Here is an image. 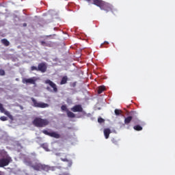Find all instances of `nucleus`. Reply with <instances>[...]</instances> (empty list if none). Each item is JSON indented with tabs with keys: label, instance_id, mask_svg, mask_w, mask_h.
Wrapping results in <instances>:
<instances>
[{
	"label": "nucleus",
	"instance_id": "8",
	"mask_svg": "<svg viewBox=\"0 0 175 175\" xmlns=\"http://www.w3.org/2000/svg\"><path fill=\"white\" fill-rule=\"evenodd\" d=\"M22 83H23V84H35L36 83V80L35 79V77L29 79L23 78Z\"/></svg>",
	"mask_w": 175,
	"mask_h": 175
},
{
	"label": "nucleus",
	"instance_id": "36",
	"mask_svg": "<svg viewBox=\"0 0 175 175\" xmlns=\"http://www.w3.org/2000/svg\"><path fill=\"white\" fill-rule=\"evenodd\" d=\"M23 27H27V23H23Z\"/></svg>",
	"mask_w": 175,
	"mask_h": 175
},
{
	"label": "nucleus",
	"instance_id": "28",
	"mask_svg": "<svg viewBox=\"0 0 175 175\" xmlns=\"http://www.w3.org/2000/svg\"><path fill=\"white\" fill-rule=\"evenodd\" d=\"M98 122H99L100 124H102V122H105V119H103L102 118H98Z\"/></svg>",
	"mask_w": 175,
	"mask_h": 175
},
{
	"label": "nucleus",
	"instance_id": "34",
	"mask_svg": "<svg viewBox=\"0 0 175 175\" xmlns=\"http://www.w3.org/2000/svg\"><path fill=\"white\" fill-rule=\"evenodd\" d=\"M140 123V120H137V121L135 122V124H139Z\"/></svg>",
	"mask_w": 175,
	"mask_h": 175
},
{
	"label": "nucleus",
	"instance_id": "19",
	"mask_svg": "<svg viewBox=\"0 0 175 175\" xmlns=\"http://www.w3.org/2000/svg\"><path fill=\"white\" fill-rule=\"evenodd\" d=\"M67 116L69 118H75L76 117V115L72 111H67Z\"/></svg>",
	"mask_w": 175,
	"mask_h": 175
},
{
	"label": "nucleus",
	"instance_id": "31",
	"mask_svg": "<svg viewBox=\"0 0 175 175\" xmlns=\"http://www.w3.org/2000/svg\"><path fill=\"white\" fill-rule=\"evenodd\" d=\"M0 76H5V70H0Z\"/></svg>",
	"mask_w": 175,
	"mask_h": 175
},
{
	"label": "nucleus",
	"instance_id": "29",
	"mask_svg": "<svg viewBox=\"0 0 175 175\" xmlns=\"http://www.w3.org/2000/svg\"><path fill=\"white\" fill-rule=\"evenodd\" d=\"M31 71L36 70L37 72H38V67H36L35 66H33L31 67Z\"/></svg>",
	"mask_w": 175,
	"mask_h": 175
},
{
	"label": "nucleus",
	"instance_id": "26",
	"mask_svg": "<svg viewBox=\"0 0 175 175\" xmlns=\"http://www.w3.org/2000/svg\"><path fill=\"white\" fill-rule=\"evenodd\" d=\"M0 111L1 113H5V108H3V105L0 103Z\"/></svg>",
	"mask_w": 175,
	"mask_h": 175
},
{
	"label": "nucleus",
	"instance_id": "25",
	"mask_svg": "<svg viewBox=\"0 0 175 175\" xmlns=\"http://www.w3.org/2000/svg\"><path fill=\"white\" fill-rule=\"evenodd\" d=\"M61 109L63 111H68L69 110L68 109V107H66V105H62L61 107Z\"/></svg>",
	"mask_w": 175,
	"mask_h": 175
},
{
	"label": "nucleus",
	"instance_id": "17",
	"mask_svg": "<svg viewBox=\"0 0 175 175\" xmlns=\"http://www.w3.org/2000/svg\"><path fill=\"white\" fill-rule=\"evenodd\" d=\"M61 161H62V162H67V165L68 166V167H70V166H72V160H69L66 158L64 159V158H61Z\"/></svg>",
	"mask_w": 175,
	"mask_h": 175
},
{
	"label": "nucleus",
	"instance_id": "33",
	"mask_svg": "<svg viewBox=\"0 0 175 175\" xmlns=\"http://www.w3.org/2000/svg\"><path fill=\"white\" fill-rule=\"evenodd\" d=\"M135 114H136V111H132L131 112V116H135Z\"/></svg>",
	"mask_w": 175,
	"mask_h": 175
},
{
	"label": "nucleus",
	"instance_id": "21",
	"mask_svg": "<svg viewBox=\"0 0 175 175\" xmlns=\"http://www.w3.org/2000/svg\"><path fill=\"white\" fill-rule=\"evenodd\" d=\"M133 129H135V131H143V127L140 125H135L133 126Z\"/></svg>",
	"mask_w": 175,
	"mask_h": 175
},
{
	"label": "nucleus",
	"instance_id": "32",
	"mask_svg": "<svg viewBox=\"0 0 175 175\" xmlns=\"http://www.w3.org/2000/svg\"><path fill=\"white\" fill-rule=\"evenodd\" d=\"M77 84V82H74L70 84V87H72V88H75V87H76Z\"/></svg>",
	"mask_w": 175,
	"mask_h": 175
},
{
	"label": "nucleus",
	"instance_id": "38",
	"mask_svg": "<svg viewBox=\"0 0 175 175\" xmlns=\"http://www.w3.org/2000/svg\"><path fill=\"white\" fill-rule=\"evenodd\" d=\"M86 1H87V2H90L91 0H86Z\"/></svg>",
	"mask_w": 175,
	"mask_h": 175
},
{
	"label": "nucleus",
	"instance_id": "23",
	"mask_svg": "<svg viewBox=\"0 0 175 175\" xmlns=\"http://www.w3.org/2000/svg\"><path fill=\"white\" fill-rule=\"evenodd\" d=\"M42 148H44V150H45V151H50V149H49V146H47V144H42Z\"/></svg>",
	"mask_w": 175,
	"mask_h": 175
},
{
	"label": "nucleus",
	"instance_id": "20",
	"mask_svg": "<svg viewBox=\"0 0 175 175\" xmlns=\"http://www.w3.org/2000/svg\"><path fill=\"white\" fill-rule=\"evenodd\" d=\"M106 90V87L105 86H99L98 88V94H102L103 91Z\"/></svg>",
	"mask_w": 175,
	"mask_h": 175
},
{
	"label": "nucleus",
	"instance_id": "5",
	"mask_svg": "<svg viewBox=\"0 0 175 175\" xmlns=\"http://www.w3.org/2000/svg\"><path fill=\"white\" fill-rule=\"evenodd\" d=\"M38 72H41V73H46L47 72V64L46 62L38 64Z\"/></svg>",
	"mask_w": 175,
	"mask_h": 175
},
{
	"label": "nucleus",
	"instance_id": "15",
	"mask_svg": "<svg viewBox=\"0 0 175 175\" xmlns=\"http://www.w3.org/2000/svg\"><path fill=\"white\" fill-rule=\"evenodd\" d=\"M1 42L2 43V44L5 46V47L10 46V42L6 38L1 39Z\"/></svg>",
	"mask_w": 175,
	"mask_h": 175
},
{
	"label": "nucleus",
	"instance_id": "4",
	"mask_svg": "<svg viewBox=\"0 0 175 175\" xmlns=\"http://www.w3.org/2000/svg\"><path fill=\"white\" fill-rule=\"evenodd\" d=\"M13 160L12 159V157H7L5 158H1L0 159V167H5V166H8L9 163L12 162Z\"/></svg>",
	"mask_w": 175,
	"mask_h": 175
},
{
	"label": "nucleus",
	"instance_id": "2",
	"mask_svg": "<svg viewBox=\"0 0 175 175\" xmlns=\"http://www.w3.org/2000/svg\"><path fill=\"white\" fill-rule=\"evenodd\" d=\"M32 123L33 125L37 128H44L45 126H47L49 124H50V121H49L47 119L37 117L33 120Z\"/></svg>",
	"mask_w": 175,
	"mask_h": 175
},
{
	"label": "nucleus",
	"instance_id": "41",
	"mask_svg": "<svg viewBox=\"0 0 175 175\" xmlns=\"http://www.w3.org/2000/svg\"><path fill=\"white\" fill-rule=\"evenodd\" d=\"M102 46H103V44H101V47H102Z\"/></svg>",
	"mask_w": 175,
	"mask_h": 175
},
{
	"label": "nucleus",
	"instance_id": "9",
	"mask_svg": "<svg viewBox=\"0 0 175 175\" xmlns=\"http://www.w3.org/2000/svg\"><path fill=\"white\" fill-rule=\"evenodd\" d=\"M41 170H43L44 172H54L55 170V167L54 166H49L47 165L42 164V168Z\"/></svg>",
	"mask_w": 175,
	"mask_h": 175
},
{
	"label": "nucleus",
	"instance_id": "24",
	"mask_svg": "<svg viewBox=\"0 0 175 175\" xmlns=\"http://www.w3.org/2000/svg\"><path fill=\"white\" fill-rule=\"evenodd\" d=\"M4 114H5V116H8V117H9V118H13V116H12V115H10V112L8 111H4Z\"/></svg>",
	"mask_w": 175,
	"mask_h": 175
},
{
	"label": "nucleus",
	"instance_id": "35",
	"mask_svg": "<svg viewBox=\"0 0 175 175\" xmlns=\"http://www.w3.org/2000/svg\"><path fill=\"white\" fill-rule=\"evenodd\" d=\"M0 175H5V172L0 171Z\"/></svg>",
	"mask_w": 175,
	"mask_h": 175
},
{
	"label": "nucleus",
	"instance_id": "11",
	"mask_svg": "<svg viewBox=\"0 0 175 175\" xmlns=\"http://www.w3.org/2000/svg\"><path fill=\"white\" fill-rule=\"evenodd\" d=\"M43 164L40 163H37L33 165H31V167L34 170H37V172H40V170H42Z\"/></svg>",
	"mask_w": 175,
	"mask_h": 175
},
{
	"label": "nucleus",
	"instance_id": "1",
	"mask_svg": "<svg viewBox=\"0 0 175 175\" xmlns=\"http://www.w3.org/2000/svg\"><path fill=\"white\" fill-rule=\"evenodd\" d=\"M93 5L98 6L101 10H105L107 13L113 12V5L103 0H93Z\"/></svg>",
	"mask_w": 175,
	"mask_h": 175
},
{
	"label": "nucleus",
	"instance_id": "14",
	"mask_svg": "<svg viewBox=\"0 0 175 175\" xmlns=\"http://www.w3.org/2000/svg\"><path fill=\"white\" fill-rule=\"evenodd\" d=\"M111 133V130H110V129H104V135L105 139H109Z\"/></svg>",
	"mask_w": 175,
	"mask_h": 175
},
{
	"label": "nucleus",
	"instance_id": "22",
	"mask_svg": "<svg viewBox=\"0 0 175 175\" xmlns=\"http://www.w3.org/2000/svg\"><path fill=\"white\" fill-rule=\"evenodd\" d=\"M115 114L116 116H120V114H122V111L120 109H115Z\"/></svg>",
	"mask_w": 175,
	"mask_h": 175
},
{
	"label": "nucleus",
	"instance_id": "6",
	"mask_svg": "<svg viewBox=\"0 0 175 175\" xmlns=\"http://www.w3.org/2000/svg\"><path fill=\"white\" fill-rule=\"evenodd\" d=\"M42 132L44 133V135H46L51 137H54L55 139H59V137H61L59 134L57 133L56 132L50 133L47 130H42Z\"/></svg>",
	"mask_w": 175,
	"mask_h": 175
},
{
	"label": "nucleus",
	"instance_id": "16",
	"mask_svg": "<svg viewBox=\"0 0 175 175\" xmlns=\"http://www.w3.org/2000/svg\"><path fill=\"white\" fill-rule=\"evenodd\" d=\"M133 118V116H128L127 118H124L125 125H129V124H131V122L132 121Z\"/></svg>",
	"mask_w": 175,
	"mask_h": 175
},
{
	"label": "nucleus",
	"instance_id": "27",
	"mask_svg": "<svg viewBox=\"0 0 175 175\" xmlns=\"http://www.w3.org/2000/svg\"><path fill=\"white\" fill-rule=\"evenodd\" d=\"M0 120L1 121H8V118L6 116H1Z\"/></svg>",
	"mask_w": 175,
	"mask_h": 175
},
{
	"label": "nucleus",
	"instance_id": "3",
	"mask_svg": "<svg viewBox=\"0 0 175 175\" xmlns=\"http://www.w3.org/2000/svg\"><path fill=\"white\" fill-rule=\"evenodd\" d=\"M31 100L32 101L34 107H39L40 109H46V107H49V104L38 102L33 97L31 98Z\"/></svg>",
	"mask_w": 175,
	"mask_h": 175
},
{
	"label": "nucleus",
	"instance_id": "10",
	"mask_svg": "<svg viewBox=\"0 0 175 175\" xmlns=\"http://www.w3.org/2000/svg\"><path fill=\"white\" fill-rule=\"evenodd\" d=\"M71 111H73L74 113H82L83 107H81L80 105H75L71 108Z\"/></svg>",
	"mask_w": 175,
	"mask_h": 175
},
{
	"label": "nucleus",
	"instance_id": "13",
	"mask_svg": "<svg viewBox=\"0 0 175 175\" xmlns=\"http://www.w3.org/2000/svg\"><path fill=\"white\" fill-rule=\"evenodd\" d=\"M9 154H8V152L5 150V149H0V158H8Z\"/></svg>",
	"mask_w": 175,
	"mask_h": 175
},
{
	"label": "nucleus",
	"instance_id": "30",
	"mask_svg": "<svg viewBox=\"0 0 175 175\" xmlns=\"http://www.w3.org/2000/svg\"><path fill=\"white\" fill-rule=\"evenodd\" d=\"M111 142H112V143H113V144H116V145L118 144V142L117 140H116V139H114V138H113V139H111Z\"/></svg>",
	"mask_w": 175,
	"mask_h": 175
},
{
	"label": "nucleus",
	"instance_id": "39",
	"mask_svg": "<svg viewBox=\"0 0 175 175\" xmlns=\"http://www.w3.org/2000/svg\"><path fill=\"white\" fill-rule=\"evenodd\" d=\"M50 36H46V38H50Z\"/></svg>",
	"mask_w": 175,
	"mask_h": 175
},
{
	"label": "nucleus",
	"instance_id": "18",
	"mask_svg": "<svg viewBox=\"0 0 175 175\" xmlns=\"http://www.w3.org/2000/svg\"><path fill=\"white\" fill-rule=\"evenodd\" d=\"M68 83V77L64 76L62 78V81L60 82L61 85H63V84H66Z\"/></svg>",
	"mask_w": 175,
	"mask_h": 175
},
{
	"label": "nucleus",
	"instance_id": "40",
	"mask_svg": "<svg viewBox=\"0 0 175 175\" xmlns=\"http://www.w3.org/2000/svg\"><path fill=\"white\" fill-rule=\"evenodd\" d=\"M107 43V44H109V42H106Z\"/></svg>",
	"mask_w": 175,
	"mask_h": 175
},
{
	"label": "nucleus",
	"instance_id": "37",
	"mask_svg": "<svg viewBox=\"0 0 175 175\" xmlns=\"http://www.w3.org/2000/svg\"><path fill=\"white\" fill-rule=\"evenodd\" d=\"M46 90H48V91L50 90V87H47Z\"/></svg>",
	"mask_w": 175,
	"mask_h": 175
},
{
	"label": "nucleus",
	"instance_id": "12",
	"mask_svg": "<svg viewBox=\"0 0 175 175\" xmlns=\"http://www.w3.org/2000/svg\"><path fill=\"white\" fill-rule=\"evenodd\" d=\"M40 44L42 46H44V47H53V42L49 41V42H45V41H40Z\"/></svg>",
	"mask_w": 175,
	"mask_h": 175
},
{
	"label": "nucleus",
	"instance_id": "7",
	"mask_svg": "<svg viewBox=\"0 0 175 175\" xmlns=\"http://www.w3.org/2000/svg\"><path fill=\"white\" fill-rule=\"evenodd\" d=\"M45 84H49L51 88H53L54 92H58V88H57V85L54 82L51 81L50 79H46L45 81Z\"/></svg>",
	"mask_w": 175,
	"mask_h": 175
}]
</instances>
